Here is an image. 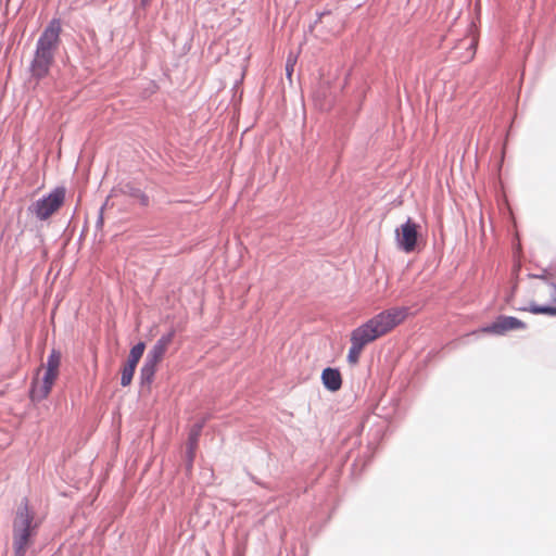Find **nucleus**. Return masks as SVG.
I'll list each match as a JSON object with an SVG mask.
<instances>
[{
  "instance_id": "20e7f679",
  "label": "nucleus",
  "mask_w": 556,
  "mask_h": 556,
  "mask_svg": "<svg viewBox=\"0 0 556 556\" xmlns=\"http://www.w3.org/2000/svg\"><path fill=\"white\" fill-rule=\"evenodd\" d=\"M65 195V187H55L51 192L33 202L27 207V212L40 222L46 220L63 205Z\"/></svg>"
},
{
  "instance_id": "0eeeda50",
  "label": "nucleus",
  "mask_w": 556,
  "mask_h": 556,
  "mask_svg": "<svg viewBox=\"0 0 556 556\" xmlns=\"http://www.w3.org/2000/svg\"><path fill=\"white\" fill-rule=\"evenodd\" d=\"M175 334L176 330L174 328H170L166 333L162 334L161 338L150 349L144 361L157 365L163 359L167 348L175 338Z\"/></svg>"
},
{
  "instance_id": "f8f14e48",
  "label": "nucleus",
  "mask_w": 556,
  "mask_h": 556,
  "mask_svg": "<svg viewBox=\"0 0 556 556\" xmlns=\"http://www.w3.org/2000/svg\"><path fill=\"white\" fill-rule=\"evenodd\" d=\"M522 311H528L532 314L539 315H549V316H556V306L551 304H536L534 302H531L528 307H522Z\"/></svg>"
},
{
  "instance_id": "a211bd4d",
  "label": "nucleus",
  "mask_w": 556,
  "mask_h": 556,
  "mask_svg": "<svg viewBox=\"0 0 556 556\" xmlns=\"http://www.w3.org/2000/svg\"><path fill=\"white\" fill-rule=\"evenodd\" d=\"M539 277L545 281V286L547 288L548 295H549V302L552 304H556V283L548 281L544 276H539Z\"/></svg>"
},
{
  "instance_id": "aec40b11",
  "label": "nucleus",
  "mask_w": 556,
  "mask_h": 556,
  "mask_svg": "<svg viewBox=\"0 0 556 556\" xmlns=\"http://www.w3.org/2000/svg\"><path fill=\"white\" fill-rule=\"evenodd\" d=\"M331 12L326 10V11H323V12H318L317 13V18L315 20L314 24L311 25V29L319 22H321V18L326 15H329Z\"/></svg>"
},
{
  "instance_id": "2eb2a0df",
  "label": "nucleus",
  "mask_w": 556,
  "mask_h": 556,
  "mask_svg": "<svg viewBox=\"0 0 556 556\" xmlns=\"http://www.w3.org/2000/svg\"><path fill=\"white\" fill-rule=\"evenodd\" d=\"M136 366L125 363L121 371V384L127 387L131 383Z\"/></svg>"
},
{
  "instance_id": "5701e85b",
  "label": "nucleus",
  "mask_w": 556,
  "mask_h": 556,
  "mask_svg": "<svg viewBox=\"0 0 556 556\" xmlns=\"http://www.w3.org/2000/svg\"><path fill=\"white\" fill-rule=\"evenodd\" d=\"M151 0H141V7L147 8L150 4Z\"/></svg>"
},
{
  "instance_id": "f257e3e1",
  "label": "nucleus",
  "mask_w": 556,
  "mask_h": 556,
  "mask_svg": "<svg viewBox=\"0 0 556 556\" xmlns=\"http://www.w3.org/2000/svg\"><path fill=\"white\" fill-rule=\"evenodd\" d=\"M408 314L407 307H392L375 315L351 332L348 362L356 364L362 350L400 325Z\"/></svg>"
},
{
  "instance_id": "9d476101",
  "label": "nucleus",
  "mask_w": 556,
  "mask_h": 556,
  "mask_svg": "<svg viewBox=\"0 0 556 556\" xmlns=\"http://www.w3.org/2000/svg\"><path fill=\"white\" fill-rule=\"evenodd\" d=\"M119 190L124 195H127V197L138 201L141 206H143V207L149 206V204H150L149 195L143 190L138 188L136 185H134L132 182H127V184L121 186Z\"/></svg>"
},
{
  "instance_id": "f3484780",
  "label": "nucleus",
  "mask_w": 556,
  "mask_h": 556,
  "mask_svg": "<svg viewBox=\"0 0 556 556\" xmlns=\"http://www.w3.org/2000/svg\"><path fill=\"white\" fill-rule=\"evenodd\" d=\"M195 450L197 448L192 447V446H187V450H186V470L189 472L192 470V467H193Z\"/></svg>"
},
{
  "instance_id": "ddd939ff",
  "label": "nucleus",
  "mask_w": 556,
  "mask_h": 556,
  "mask_svg": "<svg viewBox=\"0 0 556 556\" xmlns=\"http://www.w3.org/2000/svg\"><path fill=\"white\" fill-rule=\"evenodd\" d=\"M204 425H205V419L198 421L192 426V428L190 429L189 434H188L187 446H192V447L197 448L198 443H199V438H200V434L202 432Z\"/></svg>"
},
{
  "instance_id": "7ed1b4c3",
  "label": "nucleus",
  "mask_w": 556,
  "mask_h": 556,
  "mask_svg": "<svg viewBox=\"0 0 556 556\" xmlns=\"http://www.w3.org/2000/svg\"><path fill=\"white\" fill-rule=\"evenodd\" d=\"M40 521L36 520L35 511L27 497L18 504L12 521L13 556H25L38 533Z\"/></svg>"
},
{
  "instance_id": "39448f33",
  "label": "nucleus",
  "mask_w": 556,
  "mask_h": 556,
  "mask_svg": "<svg viewBox=\"0 0 556 556\" xmlns=\"http://www.w3.org/2000/svg\"><path fill=\"white\" fill-rule=\"evenodd\" d=\"M418 237V225L412 218H407L404 224L395 229L396 245L405 253H412L415 251Z\"/></svg>"
},
{
  "instance_id": "dca6fc26",
  "label": "nucleus",
  "mask_w": 556,
  "mask_h": 556,
  "mask_svg": "<svg viewBox=\"0 0 556 556\" xmlns=\"http://www.w3.org/2000/svg\"><path fill=\"white\" fill-rule=\"evenodd\" d=\"M60 363H61L60 351L52 349L47 358L46 369L59 372Z\"/></svg>"
},
{
  "instance_id": "4be33fe9",
  "label": "nucleus",
  "mask_w": 556,
  "mask_h": 556,
  "mask_svg": "<svg viewBox=\"0 0 556 556\" xmlns=\"http://www.w3.org/2000/svg\"><path fill=\"white\" fill-rule=\"evenodd\" d=\"M103 210H104V205L101 206V208H100L98 220H97V226L103 225Z\"/></svg>"
},
{
  "instance_id": "6e6552de",
  "label": "nucleus",
  "mask_w": 556,
  "mask_h": 556,
  "mask_svg": "<svg viewBox=\"0 0 556 556\" xmlns=\"http://www.w3.org/2000/svg\"><path fill=\"white\" fill-rule=\"evenodd\" d=\"M58 374L56 371L46 369L41 383L33 382L29 390V396L33 402H40L49 395Z\"/></svg>"
},
{
  "instance_id": "1a4fd4ad",
  "label": "nucleus",
  "mask_w": 556,
  "mask_h": 556,
  "mask_svg": "<svg viewBox=\"0 0 556 556\" xmlns=\"http://www.w3.org/2000/svg\"><path fill=\"white\" fill-rule=\"evenodd\" d=\"M321 382L325 389L336 392L342 387V377L338 368L327 367L321 372Z\"/></svg>"
},
{
  "instance_id": "6ab92c4d",
  "label": "nucleus",
  "mask_w": 556,
  "mask_h": 556,
  "mask_svg": "<svg viewBox=\"0 0 556 556\" xmlns=\"http://www.w3.org/2000/svg\"><path fill=\"white\" fill-rule=\"evenodd\" d=\"M295 63H296L295 56H293L292 54H289L288 59L286 61V76L289 80H291Z\"/></svg>"
},
{
  "instance_id": "412c9836",
  "label": "nucleus",
  "mask_w": 556,
  "mask_h": 556,
  "mask_svg": "<svg viewBox=\"0 0 556 556\" xmlns=\"http://www.w3.org/2000/svg\"><path fill=\"white\" fill-rule=\"evenodd\" d=\"M331 12L326 10V11H323V12H318L317 13V18L315 20L314 24L311 25V29L319 22H321V18L326 15H329Z\"/></svg>"
},
{
  "instance_id": "f03ea898",
  "label": "nucleus",
  "mask_w": 556,
  "mask_h": 556,
  "mask_svg": "<svg viewBox=\"0 0 556 556\" xmlns=\"http://www.w3.org/2000/svg\"><path fill=\"white\" fill-rule=\"evenodd\" d=\"M62 31L60 18H52L40 34L28 66L29 79L38 84L49 74L59 49Z\"/></svg>"
},
{
  "instance_id": "4468645a",
  "label": "nucleus",
  "mask_w": 556,
  "mask_h": 556,
  "mask_svg": "<svg viewBox=\"0 0 556 556\" xmlns=\"http://www.w3.org/2000/svg\"><path fill=\"white\" fill-rule=\"evenodd\" d=\"M144 349H146V344L144 342L140 341L138 342L137 344H135L131 349H130V352H129V355H128V358H127V362L129 365H134L137 367L140 358L142 357L143 355V352H144Z\"/></svg>"
},
{
  "instance_id": "423d86ee",
  "label": "nucleus",
  "mask_w": 556,
  "mask_h": 556,
  "mask_svg": "<svg viewBox=\"0 0 556 556\" xmlns=\"http://www.w3.org/2000/svg\"><path fill=\"white\" fill-rule=\"evenodd\" d=\"M526 324L514 316L498 315L494 321L481 328V331L503 336L510 330L526 329Z\"/></svg>"
},
{
  "instance_id": "9b49d317",
  "label": "nucleus",
  "mask_w": 556,
  "mask_h": 556,
  "mask_svg": "<svg viewBox=\"0 0 556 556\" xmlns=\"http://www.w3.org/2000/svg\"><path fill=\"white\" fill-rule=\"evenodd\" d=\"M157 365L149 363L147 361L143 362V365L140 368V386L141 387H148L150 389V386L153 382L155 372H156Z\"/></svg>"
}]
</instances>
